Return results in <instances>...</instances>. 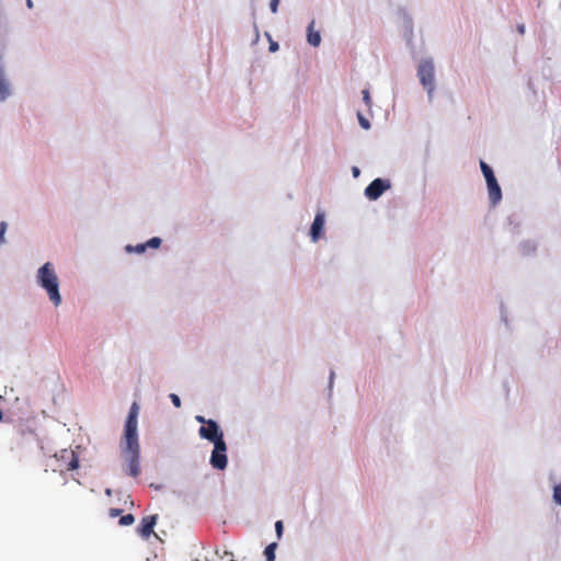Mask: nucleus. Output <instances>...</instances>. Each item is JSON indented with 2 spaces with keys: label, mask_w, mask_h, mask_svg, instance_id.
Here are the masks:
<instances>
[{
  "label": "nucleus",
  "mask_w": 561,
  "mask_h": 561,
  "mask_svg": "<svg viewBox=\"0 0 561 561\" xmlns=\"http://www.w3.org/2000/svg\"><path fill=\"white\" fill-rule=\"evenodd\" d=\"M123 455L128 462L127 473L133 478H137L140 473L138 438H135L133 442L130 439H125Z\"/></svg>",
  "instance_id": "f03ea898"
},
{
  "label": "nucleus",
  "mask_w": 561,
  "mask_h": 561,
  "mask_svg": "<svg viewBox=\"0 0 561 561\" xmlns=\"http://www.w3.org/2000/svg\"><path fill=\"white\" fill-rule=\"evenodd\" d=\"M417 76L422 85L427 90L431 95L434 91V65L431 60H425L420 64Z\"/></svg>",
  "instance_id": "39448f33"
},
{
  "label": "nucleus",
  "mask_w": 561,
  "mask_h": 561,
  "mask_svg": "<svg viewBox=\"0 0 561 561\" xmlns=\"http://www.w3.org/2000/svg\"><path fill=\"white\" fill-rule=\"evenodd\" d=\"M353 171H354V174H355V175H357V174H358V172H359L357 168H354V170H353Z\"/></svg>",
  "instance_id": "c756f323"
},
{
  "label": "nucleus",
  "mask_w": 561,
  "mask_h": 561,
  "mask_svg": "<svg viewBox=\"0 0 561 561\" xmlns=\"http://www.w3.org/2000/svg\"><path fill=\"white\" fill-rule=\"evenodd\" d=\"M121 514H122V510H119V508H111L110 510V516L111 517H116V516H118Z\"/></svg>",
  "instance_id": "b1692460"
},
{
  "label": "nucleus",
  "mask_w": 561,
  "mask_h": 561,
  "mask_svg": "<svg viewBox=\"0 0 561 561\" xmlns=\"http://www.w3.org/2000/svg\"><path fill=\"white\" fill-rule=\"evenodd\" d=\"M278 49V44L276 42H272L270 45L271 51H276Z\"/></svg>",
  "instance_id": "a878e982"
},
{
  "label": "nucleus",
  "mask_w": 561,
  "mask_h": 561,
  "mask_svg": "<svg viewBox=\"0 0 561 561\" xmlns=\"http://www.w3.org/2000/svg\"><path fill=\"white\" fill-rule=\"evenodd\" d=\"M363 100H364V102H365V104H366L367 106H370V104H371V99H370V95H369V91H368V90H364V91H363Z\"/></svg>",
  "instance_id": "412c9836"
},
{
  "label": "nucleus",
  "mask_w": 561,
  "mask_h": 561,
  "mask_svg": "<svg viewBox=\"0 0 561 561\" xmlns=\"http://www.w3.org/2000/svg\"><path fill=\"white\" fill-rule=\"evenodd\" d=\"M37 283L44 288L50 301L57 307L61 304V296L59 294V280L55 268L50 262H46L37 271Z\"/></svg>",
  "instance_id": "f257e3e1"
},
{
  "label": "nucleus",
  "mask_w": 561,
  "mask_h": 561,
  "mask_svg": "<svg viewBox=\"0 0 561 561\" xmlns=\"http://www.w3.org/2000/svg\"><path fill=\"white\" fill-rule=\"evenodd\" d=\"M9 93H10L9 85L5 82L2 73H0V100L1 101L5 100L7 96L9 95Z\"/></svg>",
  "instance_id": "ddd939ff"
},
{
  "label": "nucleus",
  "mask_w": 561,
  "mask_h": 561,
  "mask_svg": "<svg viewBox=\"0 0 561 561\" xmlns=\"http://www.w3.org/2000/svg\"><path fill=\"white\" fill-rule=\"evenodd\" d=\"M283 522L282 520H277L275 523V530H276V534H277V537L280 538L282 535H283Z\"/></svg>",
  "instance_id": "aec40b11"
},
{
  "label": "nucleus",
  "mask_w": 561,
  "mask_h": 561,
  "mask_svg": "<svg viewBox=\"0 0 561 561\" xmlns=\"http://www.w3.org/2000/svg\"><path fill=\"white\" fill-rule=\"evenodd\" d=\"M481 171L485 178L489 198L493 205L497 204L502 198L501 187L494 176L492 169L484 161H480Z\"/></svg>",
  "instance_id": "7ed1b4c3"
},
{
  "label": "nucleus",
  "mask_w": 561,
  "mask_h": 561,
  "mask_svg": "<svg viewBox=\"0 0 561 561\" xmlns=\"http://www.w3.org/2000/svg\"><path fill=\"white\" fill-rule=\"evenodd\" d=\"M138 413H139V407L136 402H134L129 409L128 416L125 423V439H130L131 442L135 440V438H138L137 435V425H138Z\"/></svg>",
  "instance_id": "423d86ee"
},
{
  "label": "nucleus",
  "mask_w": 561,
  "mask_h": 561,
  "mask_svg": "<svg viewBox=\"0 0 561 561\" xmlns=\"http://www.w3.org/2000/svg\"><path fill=\"white\" fill-rule=\"evenodd\" d=\"M27 5H28V8H32L33 3L31 0H27Z\"/></svg>",
  "instance_id": "c85d7f7f"
},
{
  "label": "nucleus",
  "mask_w": 561,
  "mask_h": 561,
  "mask_svg": "<svg viewBox=\"0 0 561 561\" xmlns=\"http://www.w3.org/2000/svg\"><path fill=\"white\" fill-rule=\"evenodd\" d=\"M195 420L198 422V423H202L203 425H206L207 421L204 416L202 415H196L195 416Z\"/></svg>",
  "instance_id": "393cba45"
},
{
  "label": "nucleus",
  "mask_w": 561,
  "mask_h": 561,
  "mask_svg": "<svg viewBox=\"0 0 561 561\" xmlns=\"http://www.w3.org/2000/svg\"><path fill=\"white\" fill-rule=\"evenodd\" d=\"M198 434L202 438L211 443L218 442L219 438H224L222 432H220L218 424L214 420H208L206 425L201 426Z\"/></svg>",
  "instance_id": "0eeeda50"
},
{
  "label": "nucleus",
  "mask_w": 561,
  "mask_h": 561,
  "mask_svg": "<svg viewBox=\"0 0 561 561\" xmlns=\"http://www.w3.org/2000/svg\"><path fill=\"white\" fill-rule=\"evenodd\" d=\"M146 244H138L136 247V251L139 252V253H142L145 250H146Z\"/></svg>",
  "instance_id": "bb28decb"
},
{
  "label": "nucleus",
  "mask_w": 561,
  "mask_h": 561,
  "mask_svg": "<svg viewBox=\"0 0 561 561\" xmlns=\"http://www.w3.org/2000/svg\"><path fill=\"white\" fill-rule=\"evenodd\" d=\"M324 214L323 213H318L314 217V220L311 225V228H310V236H311V239L312 241H318V239L320 238V236L322 234V231H323V228H324Z\"/></svg>",
  "instance_id": "9d476101"
},
{
  "label": "nucleus",
  "mask_w": 561,
  "mask_h": 561,
  "mask_svg": "<svg viewBox=\"0 0 561 561\" xmlns=\"http://www.w3.org/2000/svg\"><path fill=\"white\" fill-rule=\"evenodd\" d=\"M553 499L554 501L561 505V483L557 484L553 489Z\"/></svg>",
  "instance_id": "dca6fc26"
},
{
  "label": "nucleus",
  "mask_w": 561,
  "mask_h": 561,
  "mask_svg": "<svg viewBox=\"0 0 561 561\" xmlns=\"http://www.w3.org/2000/svg\"><path fill=\"white\" fill-rule=\"evenodd\" d=\"M5 229H7V224L4 221H2L0 224V243H3L4 242V232H5Z\"/></svg>",
  "instance_id": "4be33fe9"
},
{
  "label": "nucleus",
  "mask_w": 561,
  "mask_h": 561,
  "mask_svg": "<svg viewBox=\"0 0 561 561\" xmlns=\"http://www.w3.org/2000/svg\"><path fill=\"white\" fill-rule=\"evenodd\" d=\"M214 449L210 456V465L218 470H224L227 467V445L224 438H219L218 442L213 443Z\"/></svg>",
  "instance_id": "20e7f679"
},
{
  "label": "nucleus",
  "mask_w": 561,
  "mask_h": 561,
  "mask_svg": "<svg viewBox=\"0 0 561 561\" xmlns=\"http://www.w3.org/2000/svg\"><path fill=\"white\" fill-rule=\"evenodd\" d=\"M518 31H519L522 34H524V32H525V26H524V25L518 26Z\"/></svg>",
  "instance_id": "cd10ccee"
},
{
  "label": "nucleus",
  "mask_w": 561,
  "mask_h": 561,
  "mask_svg": "<svg viewBox=\"0 0 561 561\" xmlns=\"http://www.w3.org/2000/svg\"><path fill=\"white\" fill-rule=\"evenodd\" d=\"M170 399L172 401V403L174 404L175 408H180L181 407V399L178 394L175 393H171L170 394Z\"/></svg>",
  "instance_id": "6ab92c4d"
},
{
  "label": "nucleus",
  "mask_w": 561,
  "mask_h": 561,
  "mask_svg": "<svg viewBox=\"0 0 561 561\" xmlns=\"http://www.w3.org/2000/svg\"><path fill=\"white\" fill-rule=\"evenodd\" d=\"M390 187L387 181L375 179L365 190V195L370 201H376Z\"/></svg>",
  "instance_id": "6e6552de"
},
{
  "label": "nucleus",
  "mask_w": 561,
  "mask_h": 561,
  "mask_svg": "<svg viewBox=\"0 0 561 561\" xmlns=\"http://www.w3.org/2000/svg\"><path fill=\"white\" fill-rule=\"evenodd\" d=\"M61 459L67 461V463L62 468L66 471L75 470L79 466L78 456L76 455V453L73 450L64 449L61 451Z\"/></svg>",
  "instance_id": "9b49d317"
},
{
  "label": "nucleus",
  "mask_w": 561,
  "mask_h": 561,
  "mask_svg": "<svg viewBox=\"0 0 561 561\" xmlns=\"http://www.w3.org/2000/svg\"><path fill=\"white\" fill-rule=\"evenodd\" d=\"M277 547V543L276 542H272L270 543L265 550H264V556L266 558L267 561H274L275 560V549Z\"/></svg>",
  "instance_id": "4468645a"
},
{
  "label": "nucleus",
  "mask_w": 561,
  "mask_h": 561,
  "mask_svg": "<svg viewBox=\"0 0 561 561\" xmlns=\"http://www.w3.org/2000/svg\"><path fill=\"white\" fill-rule=\"evenodd\" d=\"M146 247H150V248H159L160 244H161V239L158 238V237H153L151 238L147 243H145Z\"/></svg>",
  "instance_id": "f3484780"
},
{
  "label": "nucleus",
  "mask_w": 561,
  "mask_h": 561,
  "mask_svg": "<svg viewBox=\"0 0 561 561\" xmlns=\"http://www.w3.org/2000/svg\"><path fill=\"white\" fill-rule=\"evenodd\" d=\"M135 522V517L133 514H127V515H124L121 517L119 519V525L122 526H129L131 524H134Z\"/></svg>",
  "instance_id": "2eb2a0df"
},
{
  "label": "nucleus",
  "mask_w": 561,
  "mask_h": 561,
  "mask_svg": "<svg viewBox=\"0 0 561 561\" xmlns=\"http://www.w3.org/2000/svg\"><path fill=\"white\" fill-rule=\"evenodd\" d=\"M278 5H279V0H271L270 8L273 13L277 12Z\"/></svg>",
  "instance_id": "5701e85b"
},
{
  "label": "nucleus",
  "mask_w": 561,
  "mask_h": 561,
  "mask_svg": "<svg viewBox=\"0 0 561 561\" xmlns=\"http://www.w3.org/2000/svg\"><path fill=\"white\" fill-rule=\"evenodd\" d=\"M2 417H3V413H2V411L0 410V421L2 420Z\"/></svg>",
  "instance_id": "7c9ffc66"
},
{
  "label": "nucleus",
  "mask_w": 561,
  "mask_h": 561,
  "mask_svg": "<svg viewBox=\"0 0 561 561\" xmlns=\"http://www.w3.org/2000/svg\"><path fill=\"white\" fill-rule=\"evenodd\" d=\"M157 523V515L146 516L142 518L138 533L144 538H149L153 533V527Z\"/></svg>",
  "instance_id": "1a4fd4ad"
},
{
  "label": "nucleus",
  "mask_w": 561,
  "mask_h": 561,
  "mask_svg": "<svg viewBox=\"0 0 561 561\" xmlns=\"http://www.w3.org/2000/svg\"><path fill=\"white\" fill-rule=\"evenodd\" d=\"M307 41L313 47H318L321 43L320 32L314 31V21H311V23L308 26Z\"/></svg>",
  "instance_id": "f8f14e48"
},
{
  "label": "nucleus",
  "mask_w": 561,
  "mask_h": 561,
  "mask_svg": "<svg viewBox=\"0 0 561 561\" xmlns=\"http://www.w3.org/2000/svg\"><path fill=\"white\" fill-rule=\"evenodd\" d=\"M358 121L363 128L368 129L370 127V124L367 118H365L360 113H358Z\"/></svg>",
  "instance_id": "a211bd4d"
}]
</instances>
